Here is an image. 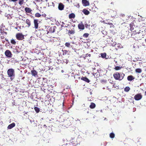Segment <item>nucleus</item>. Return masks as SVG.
<instances>
[{
  "label": "nucleus",
  "mask_w": 146,
  "mask_h": 146,
  "mask_svg": "<svg viewBox=\"0 0 146 146\" xmlns=\"http://www.w3.org/2000/svg\"><path fill=\"white\" fill-rule=\"evenodd\" d=\"M116 87H117V86H116L115 84H114L113 85H112V88H116Z\"/></svg>",
  "instance_id": "a19ab883"
},
{
  "label": "nucleus",
  "mask_w": 146,
  "mask_h": 146,
  "mask_svg": "<svg viewBox=\"0 0 146 146\" xmlns=\"http://www.w3.org/2000/svg\"><path fill=\"white\" fill-rule=\"evenodd\" d=\"M26 22L28 25V27H29L31 25V22L30 20L27 19L26 20Z\"/></svg>",
  "instance_id": "412c9836"
},
{
  "label": "nucleus",
  "mask_w": 146,
  "mask_h": 146,
  "mask_svg": "<svg viewBox=\"0 0 146 146\" xmlns=\"http://www.w3.org/2000/svg\"><path fill=\"white\" fill-rule=\"evenodd\" d=\"M5 40H6V41H7V42H9V40H8V39H7V38H5Z\"/></svg>",
  "instance_id": "de8ad7c7"
},
{
  "label": "nucleus",
  "mask_w": 146,
  "mask_h": 146,
  "mask_svg": "<svg viewBox=\"0 0 146 146\" xmlns=\"http://www.w3.org/2000/svg\"><path fill=\"white\" fill-rule=\"evenodd\" d=\"M96 105L95 103L93 102L91 103L90 105V108L91 109L94 108L96 107Z\"/></svg>",
  "instance_id": "6ab92c4d"
},
{
  "label": "nucleus",
  "mask_w": 146,
  "mask_h": 146,
  "mask_svg": "<svg viewBox=\"0 0 146 146\" xmlns=\"http://www.w3.org/2000/svg\"><path fill=\"white\" fill-rule=\"evenodd\" d=\"M65 45L66 46L69 48H72V49H73L74 48V46L71 44L69 42H66L65 43Z\"/></svg>",
  "instance_id": "9d476101"
},
{
  "label": "nucleus",
  "mask_w": 146,
  "mask_h": 146,
  "mask_svg": "<svg viewBox=\"0 0 146 146\" xmlns=\"http://www.w3.org/2000/svg\"><path fill=\"white\" fill-rule=\"evenodd\" d=\"M75 33L74 30H69L68 31V34H74Z\"/></svg>",
  "instance_id": "a878e982"
},
{
  "label": "nucleus",
  "mask_w": 146,
  "mask_h": 146,
  "mask_svg": "<svg viewBox=\"0 0 146 146\" xmlns=\"http://www.w3.org/2000/svg\"><path fill=\"white\" fill-rule=\"evenodd\" d=\"M4 33L5 34V35H6L7 34V32L5 31V32H4Z\"/></svg>",
  "instance_id": "8fccbe9b"
},
{
  "label": "nucleus",
  "mask_w": 146,
  "mask_h": 146,
  "mask_svg": "<svg viewBox=\"0 0 146 146\" xmlns=\"http://www.w3.org/2000/svg\"><path fill=\"white\" fill-rule=\"evenodd\" d=\"M142 71V70L140 68H137L135 70V72L137 73H140Z\"/></svg>",
  "instance_id": "b1692460"
},
{
  "label": "nucleus",
  "mask_w": 146,
  "mask_h": 146,
  "mask_svg": "<svg viewBox=\"0 0 146 146\" xmlns=\"http://www.w3.org/2000/svg\"><path fill=\"white\" fill-rule=\"evenodd\" d=\"M134 79V77L132 75L129 76L127 77V79L128 81H132Z\"/></svg>",
  "instance_id": "a211bd4d"
},
{
  "label": "nucleus",
  "mask_w": 146,
  "mask_h": 146,
  "mask_svg": "<svg viewBox=\"0 0 146 146\" xmlns=\"http://www.w3.org/2000/svg\"><path fill=\"white\" fill-rule=\"evenodd\" d=\"M4 37L3 36H1V39H4Z\"/></svg>",
  "instance_id": "a18cd8bd"
},
{
  "label": "nucleus",
  "mask_w": 146,
  "mask_h": 146,
  "mask_svg": "<svg viewBox=\"0 0 146 146\" xmlns=\"http://www.w3.org/2000/svg\"><path fill=\"white\" fill-rule=\"evenodd\" d=\"M75 17V15L74 13H71L69 15V18L70 19L74 18Z\"/></svg>",
  "instance_id": "aec40b11"
},
{
  "label": "nucleus",
  "mask_w": 146,
  "mask_h": 146,
  "mask_svg": "<svg viewBox=\"0 0 146 146\" xmlns=\"http://www.w3.org/2000/svg\"><path fill=\"white\" fill-rule=\"evenodd\" d=\"M25 10L26 12L28 13H30L32 11V10L29 7H26Z\"/></svg>",
  "instance_id": "4be33fe9"
},
{
  "label": "nucleus",
  "mask_w": 146,
  "mask_h": 146,
  "mask_svg": "<svg viewBox=\"0 0 146 146\" xmlns=\"http://www.w3.org/2000/svg\"><path fill=\"white\" fill-rule=\"evenodd\" d=\"M15 125V124L14 123H12L9 125L8 127L7 128L8 129H10L12 128L13 127H14Z\"/></svg>",
  "instance_id": "4468645a"
},
{
  "label": "nucleus",
  "mask_w": 146,
  "mask_h": 146,
  "mask_svg": "<svg viewBox=\"0 0 146 146\" xmlns=\"http://www.w3.org/2000/svg\"><path fill=\"white\" fill-rule=\"evenodd\" d=\"M88 56H89V57H90L91 54H86V55L84 56H83V57H84V58H85L86 57H87Z\"/></svg>",
  "instance_id": "4c0bfd02"
},
{
  "label": "nucleus",
  "mask_w": 146,
  "mask_h": 146,
  "mask_svg": "<svg viewBox=\"0 0 146 146\" xmlns=\"http://www.w3.org/2000/svg\"><path fill=\"white\" fill-rule=\"evenodd\" d=\"M31 74L33 76H35L37 75V72L35 70H31Z\"/></svg>",
  "instance_id": "f3484780"
},
{
  "label": "nucleus",
  "mask_w": 146,
  "mask_h": 146,
  "mask_svg": "<svg viewBox=\"0 0 146 146\" xmlns=\"http://www.w3.org/2000/svg\"><path fill=\"white\" fill-rule=\"evenodd\" d=\"M64 27H67V26H64Z\"/></svg>",
  "instance_id": "4d7b16f0"
},
{
  "label": "nucleus",
  "mask_w": 146,
  "mask_h": 146,
  "mask_svg": "<svg viewBox=\"0 0 146 146\" xmlns=\"http://www.w3.org/2000/svg\"><path fill=\"white\" fill-rule=\"evenodd\" d=\"M141 33L140 32H138L137 33L135 34V35L134 36V37L133 38H134L135 40H139L141 38Z\"/></svg>",
  "instance_id": "39448f33"
},
{
  "label": "nucleus",
  "mask_w": 146,
  "mask_h": 146,
  "mask_svg": "<svg viewBox=\"0 0 146 146\" xmlns=\"http://www.w3.org/2000/svg\"><path fill=\"white\" fill-rule=\"evenodd\" d=\"M61 72H62V73L64 72V71L63 70H61Z\"/></svg>",
  "instance_id": "603ef678"
},
{
  "label": "nucleus",
  "mask_w": 146,
  "mask_h": 146,
  "mask_svg": "<svg viewBox=\"0 0 146 146\" xmlns=\"http://www.w3.org/2000/svg\"><path fill=\"white\" fill-rule=\"evenodd\" d=\"M81 80L87 83H89L90 82V80L86 77H82Z\"/></svg>",
  "instance_id": "ddd939ff"
},
{
  "label": "nucleus",
  "mask_w": 146,
  "mask_h": 146,
  "mask_svg": "<svg viewBox=\"0 0 146 146\" xmlns=\"http://www.w3.org/2000/svg\"><path fill=\"white\" fill-rule=\"evenodd\" d=\"M18 0H11V1L13 2H15L17 1Z\"/></svg>",
  "instance_id": "49530a36"
},
{
  "label": "nucleus",
  "mask_w": 146,
  "mask_h": 146,
  "mask_svg": "<svg viewBox=\"0 0 146 146\" xmlns=\"http://www.w3.org/2000/svg\"><path fill=\"white\" fill-rule=\"evenodd\" d=\"M82 12L86 15H88L90 13V12L85 9H84L82 10Z\"/></svg>",
  "instance_id": "2eb2a0df"
},
{
  "label": "nucleus",
  "mask_w": 146,
  "mask_h": 146,
  "mask_svg": "<svg viewBox=\"0 0 146 146\" xmlns=\"http://www.w3.org/2000/svg\"><path fill=\"white\" fill-rule=\"evenodd\" d=\"M34 109H35V111H36V112L37 113H38L40 111L39 109L38 108L36 107H35Z\"/></svg>",
  "instance_id": "c756f323"
},
{
  "label": "nucleus",
  "mask_w": 146,
  "mask_h": 146,
  "mask_svg": "<svg viewBox=\"0 0 146 146\" xmlns=\"http://www.w3.org/2000/svg\"><path fill=\"white\" fill-rule=\"evenodd\" d=\"M44 126H46V125H44Z\"/></svg>",
  "instance_id": "13d9d810"
},
{
  "label": "nucleus",
  "mask_w": 146,
  "mask_h": 146,
  "mask_svg": "<svg viewBox=\"0 0 146 146\" xmlns=\"http://www.w3.org/2000/svg\"><path fill=\"white\" fill-rule=\"evenodd\" d=\"M120 17H123L125 16V15L123 14H121L120 15Z\"/></svg>",
  "instance_id": "79ce46f5"
},
{
  "label": "nucleus",
  "mask_w": 146,
  "mask_h": 146,
  "mask_svg": "<svg viewBox=\"0 0 146 146\" xmlns=\"http://www.w3.org/2000/svg\"><path fill=\"white\" fill-rule=\"evenodd\" d=\"M63 52V55H64L67 54H68V51L66 50H62Z\"/></svg>",
  "instance_id": "393cba45"
},
{
  "label": "nucleus",
  "mask_w": 146,
  "mask_h": 146,
  "mask_svg": "<svg viewBox=\"0 0 146 146\" xmlns=\"http://www.w3.org/2000/svg\"><path fill=\"white\" fill-rule=\"evenodd\" d=\"M121 68V67L119 66H117L115 67L114 69L116 70H120Z\"/></svg>",
  "instance_id": "c9c22d12"
},
{
  "label": "nucleus",
  "mask_w": 146,
  "mask_h": 146,
  "mask_svg": "<svg viewBox=\"0 0 146 146\" xmlns=\"http://www.w3.org/2000/svg\"><path fill=\"white\" fill-rule=\"evenodd\" d=\"M82 3L84 6H88L89 5V2L86 0H82Z\"/></svg>",
  "instance_id": "9b49d317"
},
{
  "label": "nucleus",
  "mask_w": 146,
  "mask_h": 146,
  "mask_svg": "<svg viewBox=\"0 0 146 146\" xmlns=\"http://www.w3.org/2000/svg\"><path fill=\"white\" fill-rule=\"evenodd\" d=\"M105 23L106 24H108V25H109L110 26V27H111V26H112V25L113 26H114L113 25V24L111 23H108L106 22Z\"/></svg>",
  "instance_id": "58836bf2"
},
{
  "label": "nucleus",
  "mask_w": 146,
  "mask_h": 146,
  "mask_svg": "<svg viewBox=\"0 0 146 146\" xmlns=\"http://www.w3.org/2000/svg\"><path fill=\"white\" fill-rule=\"evenodd\" d=\"M111 4H113V2H111Z\"/></svg>",
  "instance_id": "5fc2aeb1"
},
{
  "label": "nucleus",
  "mask_w": 146,
  "mask_h": 146,
  "mask_svg": "<svg viewBox=\"0 0 146 146\" xmlns=\"http://www.w3.org/2000/svg\"><path fill=\"white\" fill-rule=\"evenodd\" d=\"M56 29V26L51 27L49 29V31L51 33H54L55 32Z\"/></svg>",
  "instance_id": "dca6fc26"
},
{
  "label": "nucleus",
  "mask_w": 146,
  "mask_h": 146,
  "mask_svg": "<svg viewBox=\"0 0 146 146\" xmlns=\"http://www.w3.org/2000/svg\"><path fill=\"white\" fill-rule=\"evenodd\" d=\"M85 26L86 27V28H88V27H89V26H90V25H88L87 24H85Z\"/></svg>",
  "instance_id": "37998d69"
},
{
  "label": "nucleus",
  "mask_w": 146,
  "mask_h": 146,
  "mask_svg": "<svg viewBox=\"0 0 146 146\" xmlns=\"http://www.w3.org/2000/svg\"><path fill=\"white\" fill-rule=\"evenodd\" d=\"M133 23H131L130 25V29L132 31V33L131 34V37L133 38L134 37V36L135 35V34L137 33L138 32H136V31L134 30V28L133 27Z\"/></svg>",
  "instance_id": "7ed1b4c3"
},
{
  "label": "nucleus",
  "mask_w": 146,
  "mask_h": 146,
  "mask_svg": "<svg viewBox=\"0 0 146 146\" xmlns=\"http://www.w3.org/2000/svg\"><path fill=\"white\" fill-rule=\"evenodd\" d=\"M111 17H114L115 16H116V15H111Z\"/></svg>",
  "instance_id": "3c124183"
},
{
  "label": "nucleus",
  "mask_w": 146,
  "mask_h": 146,
  "mask_svg": "<svg viewBox=\"0 0 146 146\" xmlns=\"http://www.w3.org/2000/svg\"><path fill=\"white\" fill-rule=\"evenodd\" d=\"M64 5L61 3H59L58 6V9L60 10H62L64 9Z\"/></svg>",
  "instance_id": "f8f14e48"
},
{
  "label": "nucleus",
  "mask_w": 146,
  "mask_h": 146,
  "mask_svg": "<svg viewBox=\"0 0 146 146\" xmlns=\"http://www.w3.org/2000/svg\"><path fill=\"white\" fill-rule=\"evenodd\" d=\"M5 56L8 58L11 57L12 56L11 52L8 50H6L5 52Z\"/></svg>",
  "instance_id": "423d86ee"
},
{
  "label": "nucleus",
  "mask_w": 146,
  "mask_h": 146,
  "mask_svg": "<svg viewBox=\"0 0 146 146\" xmlns=\"http://www.w3.org/2000/svg\"><path fill=\"white\" fill-rule=\"evenodd\" d=\"M11 43L13 44H16L15 40L14 39H12L11 40Z\"/></svg>",
  "instance_id": "2f4dec72"
},
{
  "label": "nucleus",
  "mask_w": 146,
  "mask_h": 146,
  "mask_svg": "<svg viewBox=\"0 0 146 146\" xmlns=\"http://www.w3.org/2000/svg\"><path fill=\"white\" fill-rule=\"evenodd\" d=\"M38 19H34V27L36 29H37L38 28Z\"/></svg>",
  "instance_id": "1a4fd4ad"
},
{
  "label": "nucleus",
  "mask_w": 146,
  "mask_h": 146,
  "mask_svg": "<svg viewBox=\"0 0 146 146\" xmlns=\"http://www.w3.org/2000/svg\"><path fill=\"white\" fill-rule=\"evenodd\" d=\"M78 27L79 29L82 30H84L85 29L84 25L82 23V22H81L80 23L78 24Z\"/></svg>",
  "instance_id": "6e6552de"
},
{
  "label": "nucleus",
  "mask_w": 146,
  "mask_h": 146,
  "mask_svg": "<svg viewBox=\"0 0 146 146\" xmlns=\"http://www.w3.org/2000/svg\"><path fill=\"white\" fill-rule=\"evenodd\" d=\"M70 144H64L62 145V146H70Z\"/></svg>",
  "instance_id": "ea45409f"
},
{
  "label": "nucleus",
  "mask_w": 146,
  "mask_h": 146,
  "mask_svg": "<svg viewBox=\"0 0 146 146\" xmlns=\"http://www.w3.org/2000/svg\"><path fill=\"white\" fill-rule=\"evenodd\" d=\"M125 74L123 73H120V74L118 72H116L113 74V76L116 80H121L124 78Z\"/></svg>",
  "instance_id": "f257e3e1"
},
{
  "label": "nucleus",
  "mask_w": 146,
  "mask_h": 146,
  "mask_svg": "<svg viewBox=\"0 0 146 146\" xmlns=\"http://www.w3.org/2000/svg\"><path fill=\"white\" fill-rule=\"evenodd\" d=\"M101 56L103 58H105L106 56V54L105 53H101Z\"/></svg>",
  "instance_id": "e433bc0d"
},
{
  "label": "nucleus",
  "mask_w": 146,
  "mask_h": 146,
  "mask_svg": "<svg viewBox=\"0 0 146 146\" xmlns=\"http://www.w3.org/2000/svg\"><path fill=\"white\" fill-rule=\"evenodd\" d=\"M130 90V88L128 86L125 87L124 89V91L126 92H128Z\"/></svg>",
  "instance_id": "c85d7f7f"
},
{
  "label": "nucleus",
  "mask_w": 146,
  "mask_h": 146,
  "mask_svg": "<svg viewBox=\"0 0 146 146\" xmlns=\"http://www.w3.org/2000/svg\"><path fill=\"white\" fill-rule=\"evenodd\" d=\"M142 96L141 94H137L135 95L134 97V98L136 100H140L142 98Z\"/></svg>",
  "instance_id": "0eeeda50"
},
{
  "label": "nucleus",
  "mask_w": 146,
  "mask_h": 146,
  "mask_svg": "<svg viewBox=\"0 0 146 146\" xmlns=\"http://www.w3.org/2000/svg\"><path fill=\"white\" fill-rule=\"evenodd\" d=\"M89 35V34L88 33H85L83 35V36L85 38H87L88 36Z\"/></svg>",
  "instance_id": "f704fd0d"
},
{
  "label": "nucleus",
  "mask_w": 146,
  "mask_h": 146,
  "mask_svg": "<svg viewBox=\"0 0 146 146\" xmlns=\"http://www.w3.org/2000/svg\"><path fill=\"white\" fill-rule=\"evenodd\" d=\"M5 27V26L3 24H2L1 26H0V31H3L4 30V28Z\"/></svg>",
  "instance_id": "bb28decb"
},
{
  "label": "nucleus",
  "mask_w": 146,
  "mask_h": 146,
  "mask_svg": "<svg viewBox=\"0 0 146 146\" xmlns=\"http://www.w3.org/2000/svg\"><path fill=\"white\" fill-rule=\"evenodd\" d=\"M145 42H146V39L145 40Z\"/></svg>",
  "instance_id": "bf43d9fd"
},
{
  "label": "nucleus",
  "mask_w": 146,
  "mask_h": 146,
  "mask_svg": "<svg viewBox=\"0 0 146 146\" xmlns=\"http://www.w3.org/2000/svg\"><path fill=\"white\" fill-rule=\"evenodd\" d=\"M61 26V27H63V25H62Z\"/></svg>",
  "instance_id": "6e6d98bb"
},
{
  "label": "nucleus",
  "mask_w": 146,
  "mask_h": 146,
  "mask_svg": "<svg viewBox=\"0 0 146 146\" xmlns=\"http://www.w3.org/2000/svg\"><path fill=\"white\" fill-rule=\"evenodd\" d=\"M115 136V135L113 133H111L110 134V137L111 138H113Z\"/></svg>",
  "instance_id": "473e14b6"
},
{
  "label": "nucleus",
  "mask_w": 146,
  "mask_h": 146,
  "mask_svg": "<svg viewBox=\"0 0 146 146\" xmlns=\"http://www.w3.org/2000/svg\"><path fill=\"white\" fill-rule=\"evenodd\" d=\"M5 30H4L3 31H0V33H1V34H3L4 33V32H5Z\"/></svg>",
  "instance_id": "c03bdc74"
},
{
  "label": "nucleus",
  "mask_w": 146,
  "mask_h": 146,
  "mask_svg": "<svg viewBox=\"0 0 146 146\" xmlns=\"http://www.w3.org/2000/svg\"><path fill=\"white\" fill-rule=\"evenodd\" d=\"M41 16V15L38 13H36L35 14V16L36 17H40Z\"/></svg>",
  "instance_id": "72a5a7b5"
},
{
  "label": "nucleus",
  "mask_w": 146,
  "mask_h": 146,
  "mask_svg": "<svg viewBox=\"0 0 146 146\" xmlns=\"http://www.w3.org/2000/svg\"><path fill=\"white\" fill-rule=\"evenodd\" d=\"M112 87V85H111V84H109L108 85V86L107 87V88L109 90L111 91L110 90L111 89Z\"/></svg>",
  "instance_id": "cd10ccee"
},
{
  "label": "nucleus",
  "mask_w": 146,
  "mask_h": 146,
  "mask_svg": "<svg viewBox=\"0 0 146 146\" xmlns=\"http://www.w3.org/2000/svg\"><path fill=\"white\" fill-rule=\"evenodd\" d=\"M74 6L78 8H79L80 7L79 3L76 1H75L74 2Z\"/></svg>",
  "instance_id": "5701e85b"
},
{
  "label": "nucleus",
  "mask_w": 146,
  "mask_h": 146,
  "mask_svg": "<svg viewBox=\"0 0 146 146\" xmlns=\"http://www.w3.org/2000/svg\"><path fill=\"white\" fill-rule=\"evenodd\" d=\"M16 37L19 40H22L24 38V35L21 33H17L16 35Z\"/></svg>",
  "instance_id": "20e7f679"
},
{
  "label": "nucleus",
  "mask_w": 146,
  "mask_h": 146,
  "mask_svg": "<svg viewBox=\"0 0 146 146\" xmlns=\"http://www.w3.org/2000/svg\"><path fill=\"white\" fill-rule=\"evenodd\" d=\"M24 0H19V4L20 5H21L23 4L24 2Z\"/></svg>",
  "instance_id": "7c9ffc66"
},
{
  "label": "nucleus",
  "mask_w": 146,
  "mask_h": 146,
  "mask_svg": "<svg viewBox=\"0 0 146 146\" xmlns=\"http://www.w3.org/2000/svg\"><path fill=\"white\" fill-rule=\"evenodd\" d=\"M112 13H115V14H116V12L115 11H112Z\"/></svg>",
  "instance_id": "09e8293b"
},
{
  "label": "nucleus",
  "mask_w": 146,
  "mask_h": 146,
  "mask_svg": "<svg viewBox=\"0 0 146 146\" xmlns=\"http://www.w3.org/2000/svg\"><path fill=\"white\" fill-rule=\"evenodd\" d=\"M145 95H146V91L145 92Z\"/></svg>",
  "instance_id": "864d4df0"
},
{
  "label": "nucleus",
  "mask_w": 146,
  "mask_h": 146,
  "mask_svg": "<svg viewBox=\"0 0 146 146\" xmlns=\"http://www.w3.org/2000/svg\"><path fill=\"white\" fill-rule=\"evenodd\" d=\"M7 73L9 76L10 77L11 80H12L11 77H14L15 76L14 70L12 68L9 69L8 70Z\"/></svg>",
  "instance_id": "f03ea898"
}]
</instances>
